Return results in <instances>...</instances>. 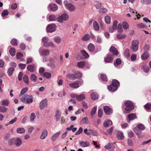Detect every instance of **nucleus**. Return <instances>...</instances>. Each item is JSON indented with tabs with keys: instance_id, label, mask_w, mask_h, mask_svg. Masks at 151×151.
Listing matches in <instances>:
<instances>
[{
	"instance_id": "4468645a",
	"label": "nucleus",
	"mask_w": 151,
	"mask_h": 151,
	"mask_svg": "<svg viewBox=\"0 0 151 151\" xmlns=\"http://www.w3.org/2000/svg\"><path fill=\"white\" fill-rule=\"evenodd\" d=\"M109 50L111 53L115 55H117L118 54V52L114 46H111L109 49Z\"/></svg>"
},
{
	"instance_id": "37998d69",
	"label": "nucleus",
	"mask_w": 151,
	"mask_h": 151,
	"mask_svg": "<svg viewBox=\"0 0 151 151\" xmlns=\"http://www.w3.org/2000/svg\"><path fill=\"white\" fill-rule=\"evenodd\" d=\"M140 2L143 4L149 5L151 4V0H140Z\"/></svg>"
},
{
	"instance_id": "58836bf2",
	"label": "nucleus",
	"mask_w": 151,
	"mask_h": 151,
	"mask_svg": "<svg viewBox=\"0 0 151 151\" xmlns=\"http://www.w3.org/2000/svg\"><path fill=\"white\" fill-rule=\"evenodd\" d=\"M43 45L47 47H53L54 46V44L52 42H48L44 44Z\"/></svg>"
},
{
	"instance_id": "774afa93",
	"label": "nucleus",
	"mask_w": 151,
	"mask_h": 151,
	"mask_svg": "<svg viewBox=\"0 0 151 151\" xmlns=\"http://www.w3.org/2000/svg\"><path fill=\"white\" fill-rule=\"evenodd\" d=\"M117 23V21H115L114 22L112 27L113 29H114L115 30L116 29Z\"/></svg>"
},
{
	"instance_id": "c03bdc74",
	"label": "nucleus",
	"mask_w": 151,
	"mask_h": 151,
	"mask_svg": "<svg viewBox=\"0 0 151 151\" xmlns=\"http://www.w3.org/2000/svg\"><path fill=\"white\" fill-rule=\"evenodd\" d=\"M23 79L24 82L26 84H28L29 83V79L28 76L26 75L24 76Z\"/></svg>"
},
{
	"instance_id": "5fc2aeb1",
	"label": "nucleus",
	"mask_w": 151,
	"mask_h": 151,
	"mask_svg": "<svg viewBox=\"0 0 151 151\" xmlns=\"http://www.w3.org/2000/svg\"><path fill=\"white\" fill-rule=\"evenodd\" d=\"M7 111V108L3 106H0V112L5 113Z\"/></svg>"
},
{
	"instance_id": "f704fd0d",
	"label": "nucleus",
	"mask_w": 151,
	"mask_h": 151,
	"mask_svg": "<svg viewBox=\"0 0 151 151\" xmlns=\"http://www.w3.org/2000/svg\"><path fill=\"white\" fill-rule=\"evenodd\" d=\"M85 63L84 61H80L77 63V65L78 68H82L85 65Z\"/></svg>"
},
{
	"instance_id": "4d7b16f0",
	"label": "nucleus",
	"mask_w": 151,
	"mask_h": 151,
	"mask_svg": "<svg viewBox=\"0 0 151 151\" xmlns=\"http://www.w3.org/2000/svg\"><path fill=\"white\" fill-rule=\"evenodd\" d=\"M124 55L125 56L127 57L130 56L129 50V49H125L124 52Z\"/></svg>"
},
{
	"instance_id": "ddd939ff",
	"label": "nucleus",
	"mask_w": 151,
	"mask_h": 151,
	"mask_svg": "<svg viewBox=\"0 0 151 151\" xmlns=\"http://www.w3.org/2000/svg\"><path fill=\"white\" fill-rule=\"evenodd\" d=\"M113 55L111 54H109L107 56L105 59V61L107 63H110L112 61Z\"/></svg>"
},
{
	"instance_id": "a18cd8bd",
	"label": "nucleus",
	"mask_w": 151,
	"mask_h": 151,
	"mask_svg": "<svg viewBox=\"0 0 151 151\" xmlns=\"http://www.w3.org/2000/svg\"><path fill=\"white\" fill-rule=\"evenodd\" d=\"M81 52L82 55L85 58H87L89 57V55L87 53L86 51L83 50H82L81 51Z\"/></svg>"
},
{
	"instance_id": "412c9836",
	"label": "nucleus",
	"mask_w": 151,
	"mask_h": 151,
	"mask_svg": "<svg viewBox=\"0 0 151 151\" xmlns=\"http://www.w3.org/2000/svg\"><path fill=\"white\" fill-rule=\"evenodd\" d=\"M81 146L82 147H85L90 145L89 143L86 141H82L79 143Z\"/></svg>"
},
{
	"instance_id": "6ab92c4d",
	"label": "nucleus",
	"mask_w": 151,
	"mask_h": 151,
	"mask_svg": "<svg viewBox=\"0 0 151 151\" xmlns=\"http://www.w3.org/2000/svg\"><path fill=\"white\" fill-rule=\"evenodd\" d=\"M66 7L68 10L71 12L74 11L75 9V6L70 3H68Z\"/></svg>"
},
{
	"instance_id": "3c124183",
	"label": "nucleus",
	"mask_w": 151,
	"mask_h": 151,
	"mask_svg": "<svg viewBox=\"0 0 151 151\" xmlns=\"http://www.w3.org/2000/svg\"><path fill=\"white\" fill-rule=\"evenodd\" d=\"M88 122V119L87 117H83L81 121L82 124H87Z\"/></svg>"
},
{
	"instance_id": "ea45409f",
	"label": "nucleus",
	"mask_w": 151,
	"mask_h": 151,
	"mask_svg": "<svg viewBox=\"0 0 151 151\" xmlns=\"http://www.w3.org/2000/svg\"><path fill=\"white\" fill-rule=\"evenodd\" d=\"M88 131H90L91 134L93 136H97L98 135V132L96 131L91 129H89L88 130Z\"/></svg>"
},
{
	"instance_id": "4be33fe9",
	"label": "nucleus",
	"mask_w": 151,
	"mask_h": 151,
	"mask_svg": "<svg viewBox=\"0 0 151 151\" xmlns=\"http://www.w3.org/2000/svg\"><path fill=\"white\" fill-rule=\"evenodd\" d=\"M121 60L119 58H117L116 59L115 61L114 62V66L116 68H119V65L121 64Z\"/></svg>"
},
{
	"instance_id": "9d476101",
	"label": "nucleus",
	"mask_w": 151,
	"mask_h": 151,
	"mask_svg": "<svg viewBox=\"0 0 151 151\" xmlns=\"http://www.w3.org/2000/svg\"><path fill=\"white\" fill-rule=\"evenodd\" d=\"M58 6L55 4H50L48 5V9L51 11L55 12L58 9Z\"/></svg>"
},
{
	"instance_id": "a19ab883",
	"label": "nucleus",
	"mask_w": 151,
	"mask_h": 151,
	"mask_svg": "<svg viewBox=\"0 0 151 151\" xmlns=\"http://www.w3.org/2000/svg\"><path fill=\"white\" fill-rule=\"evenodd\" d=\"M96 109L97 106H94L91 112V116H93L96 113Z\"/></svg>"
},
{
	"instance_id": "680f3d73",
	"label": "nucleus",
	"mask_w": 151,
	"mask_h": 151,
	"mask_svg": "<svg viewBox=\"0 0 151 151\" xmlns=\"http://www.w3.org/2000/svg\"><path fill=\"white\" fill-rule=\"evenodd\" d=\"M36 116L35 114L34 113H32L31 114V116L30 117V120L31 122H33L34 121L35 119V118Z\"/></svg>"
},
{
	"instance_id": "39448f33",
	"label": "nucleus",
	"mask_w": 151,
	"mask_h": 151,
	"mask_svg": "<svg viewBox=\"0 0 151 151\" xmlns=\"http://www.w3.org/2000/svg\"><path fill=\"white\" fill-rule=\"evenodd\" d=\"M145 126L142 124L138 125L137 127L133 129V131L137 135L141 133L140 130H143L145 129Z\"/></svg>"
},
{
	"instance_id": "9b49d317",
	"label": "nucleus",
	"mask_w": 151,
	"mask_h": 151,
	"mask_svg": "<svg viewBox=\"0 0 151 151\" xmlns=\"http://www.w3.org/2000/svg\"><path fill=\"white\" fill-rule=\"evenodd\" d=\"M105 148L111 151H113L114 150L115 147L113 144L110 143L106 145L104 147Z\"/></svg>"
},
{
	"instance_id": "a878e982",
	"label": "nucleus",
	"mask_w": 151,
	"mask_h": 151,
	"mask_svg": "<svg viewBox=\"0 0 151 151\" xmlns=\"http://www.w3.org/2000/svg\"><path fill=\"white\" fill-rule=\"evenodd\" d=\"M61 112L58 110H57L56 112L55 117L56 121H58L60 118Z\"/></svg>"
},
{
	"instance_id": "423d86ee",
	"label": "nucleus",
	"mask_w": 151,
	"mask_h": 151,
	"mask_svg": "<svg viewBox=\"0 0 151 151\" xmlns=\"http://www.w3.org/2000/svg\"><path fill=\"white\" fill-rule=\"evenodd\" d=\"M69 18L68 15L66 14H62L57 18V21L60 23H63V22L67 20Z\"/></svg>"
},
{
	"instance_id": "69168bd1",
	"label": "nucleus",
	"mask_w": 151,
	"mask_h": 151,
	"mask_svg": "<svg viewBox=\"0 0 151 151\" xmlns=\"http://www.w3.org/2000/svg\"><path fill=\"white\" fill-rule=\"evenodd\" d=\"M14 142V140L13 138H11L9 140L8 143L9 145H13Z\"/></svg>"
},
{
	"instance_id": "e433bc0d",
	"label": "nucleus",
	"mask_w": 151,
	"mask_h": 151,
	"mask_svg": "<svg viewBox=\"0 0 151 151\" xmlns=\"http://www.w3.org/2000/svg\"><path fill=\"white\" fill-rule=\"evenodd\" d=\"M101 3L98 1H95L94 2V5L96 9H99L101 7Z\"/></svg>"
},
{
	"instance_id": "052dcab7",
	"label": "nucleus",
	"mask_w": 151,
	"mask_h": 151,
	"mask_svg": "<svg viewBox=\"0 0 151 151\" xmlns=\"http://www.w3.org/2000/svg\"><path fill=\"white\" fill-rule=\"evenodd\" d=\"M101 78L104 81H107V77L105 74H101Z\"/></svg>"
},
{
	"instance_id": "13d9d810",
	"label": "nucleus",
	"mask_w": 151,
	"mask_h": 151,
	"mask_svg": "<svg viewBox=\"0 0 151 151\" xmlns=\"http://www.w3.org/2000/svg\"><path fill=\"white\" fill-rule=\"evenodd\" d=\"M9 101L7 99H5L2 101L1 104L2 105L8 106L9 104Z\"/></svg>"
},
{
	"instance_id": "f257e3e1",
	"label": "nucleus",
	"mask_w": 151,
	"mask_h": 151,
	"mask_svg": "<svg viewBox=\"0 0 151 151\" xmlns=\"http://www.w3.org/2000/svg\"><path fill=\"white\" fill-rule=\"evenodd\" d=\"M119 85V83L116 80H113L111 82V84L108 86V89L111 91L114 92L116 91Z\"/></svg>"
},
{
	"instance_id": "aec40b11",
	"label": "nucleus",
	"mask_w": 151,
	"mask_h": 151,
	"mask_svg": "<svg viewBox=\"0 0 151 151\" xmlns=\"http://www.w3.org/2000/svg\"><path fill=\"white\" fill-rule=\"evenodd\" d=\"M39 52L42 55H48L50 54V51L48 50H40Z\"/></svg>"
},
{
	"instance_id": "bb28decb",
	"label": "nucleus",
	"mask_w": 151,
	"mask_h": 151,
	"mask_svg": "<svg viewBox=\"0 0 151 151\" xmlns=\"http://www.w3.org/2000/svg\"><path fill=\"white\" fill-rule=\"evenodd\" d=\"M118 138L120 140H122L123 139L124 136L123 133L122 131H118L117 134Z\"/></svg>"
},
{
	"instance_id": "473e14b6",
	"label": "nucleus",
	"mask_w": 151,
	"mask_h": 151,
	"mask_svg": "<svg viewBox=\"0 0 151 151\" xmlns=\"http://www.w3.org/2000/svg\"><path fill=\"white\" fill-rule=\"evenodd\" d=\"M49 20L50 21H56L58 18L54 15H51L48 17Z\"/></svg>"
},
{
	"instance_id": "20e7f679",
	"label": "nucleus",
	"mask_w": 151,
	"mask_h": 151,
	"mask_svg": "<svg viewBox=\"0 0 151 151\" xmlns=\"http://www.w3.org/2000/svg\"><path fill=\"white\" fill-rule=\"evenodd\" d=\"M139 41L137 40H133L132 42L131 49L134 52H136L138 48Z\"/></svg>"
},
{
	"instance_id": "5701e85b",
	"label": "nucleus",
	"mask_w": 151,
	"mask_h": 151,
	"mask_svg": "<svg viewBox=\"0 0 151 151\" xmlns=\"http://www.w3.org/2000/svg\"><path fill=\"white\" fill-rule=\"evenodd\" d=\"M85 99V95L83 94H81L80 95H78L77 100L79 101H83Z\"/></svg>"
},
{
	"instance_id": "f3484780",
	"label": "nucleus",
	"mask_w": 151,
	"mask_h": 151,
	"mask_svg": "<svg viewBox=\"0 0 151 151\" xmlns=\"http://www.w3.org/2000/svg\"><path fill=\"white\" fill-rule=\"evenodd\" d=\"M61 132L60 131H59L53 134L51 138V139L52 141H55L58 138Z\"/></svg>"
},
{
	"instance_id": "b1692460",
	"label": "nucleus",
	"mask_w": 151,
	"mask_h": 151,
	"mask_svg": "<svg viewBox=\"0 0 151 151\" xmlns=\"http://www.w3.org/2000/svg\"><path fill=\"white\" fill-rule=\"evenodd\" d=\"M91 97L92 100H96L98 99L99 95L96 93L93 92L91 95Z\"/></svg>"
},
{
	"instance_id": "393cba45",
	"label": "nucleus",
	"mask_w": 151,
	"mask_h": 151,
	"mask_svg": "<svg viewBox=\"0 0 151 151\" xmlns=\"http://www.w3.org/2000/svg\"><path fill=\"white\" fill-rule=\"evenodd\" d=\"M95 48L94 45L92 43H90L88 46V50L91 52L93 51L94 50Z\"/></svg>"
},
{
	"instance_id": "09e8293b",
	"label": "nucleus",
	"mask_w": 151,
	"mask_h": 151,
	"mask_svg": "<svg viewBox=\"0 0 151 151\" xmlns=\"http://www.w3.org/2000/svg\"><path fill=\"white\" fill-rule=\"evenodd\" d=\"M90 39L89 35L88 34H86L82 38V40L83 41H86Z\"/></svg>"
},
{
	"instance_id": "0e129e2a",
	"label": "nucleus",
	"mask_w": 151,
	"mask_h": 151,
	"mask_svg": "<svg viewBox=\"0 0 151 151\" xmlns=\"http://www.w3.org/2000/svg\"><path fill=\"white\" fill-rule=\"evenodd\" d=\"M144 107L146 109L149 110L151 108V102L147 103L144 105Z\"/></svg>"
},
{
	"instance_id": "0eeeda50",
	"label": "nucleus",
	"mask_w": 151,
	"mask_h": 151,
	"mask_svg": "<svg viewBox=\"0 0 151 151\" xmlns=\"http://www.w3.org/2000/svg\"><path fill=\"white\" fill-rule=\"evenodd\" d=\"M57 27L54 24H48L47 27V32L50 33L55 32L56 29Z\"/></svg>"
},
{
	"instance_id": "603ef678",
	"label": "nucleus",
	"mask_w": 151,
	"mask_h": 151,
	"mask_svg": "<svg viewBox=\"0 0 151 151\" xmlns=\"http://www.w3.org/2000/svg\"><path fill=\"white\" fill-rule=\"evenodd\" d=\"M67 77L70 79L73 80L76 78L75 74H69L68 75Z\"/></svg>"
},
{
	"instance_id": "a211bd4d",
	"label": "nucleus",
	"mask_w": 151,
	"mask_h": 151,
	"mask_svg": "<svg viewBox=\"0 0 151 151\" xmlns=\"http://www.w3.org/2000/svg\"><path fill=\"white\" fill-rule=\"evenodd\" d=\"M69 86L70 88H78L80 86V85H79V83L76 81L69 84Z\"/></svg>"
},
{
	"instance_id": "2eb2a0df",
	"label": "nucleus",
	"mask_w": 151,
	"mask_h": 151,
	"mask_svg": "<svg viewBox=\"0 0 151 151\" xmlns=\"http://www.w3.org/2000/svg\"><path fill=\"white\" fill-rule=\"evenodd\" d=\"M136 116L134 114H129L128 116V117L127 119V122H129L130 121L136 118Z\"/></svg>"
},
{
	"instance_id": "f03ea898",
	"label": "nucleus",
	"mask_w": 151,
	"mask_h": 151,
	"mask_svg": "<svg viewBox=\"0 0 151 151\" xmlns=\"http://www.w3.org/2000/svg\"><path fill=\"white\" fill-rule=\"evenodd\" d=\"M124 104L126 106L125 111H124V114L129 113V111H131L134 109L133 104L130 101H126L124 102Z\"/></svg>"
},
{
	"instance_id": "1a4fd4ad",
	"label": "nucleus",
	"mask_w": 151,
	"mask_h": 151,
	"mask_svg": "<svg viewBox=\"0 0 151 151\" xmlns=\"http://www.w3.org/2000/svg\"><path fill=\"white\" fill-rule=\"evenodd\" d=\"M104 110L105 113L107 115H110L112 112V109L109 106H104Z\"/></svg>"
},
{
	"instance_id": "2f4dec72",
	"label": "nucleus",
	"mask_w": 151,
	"mask_h": 151,
	"mask_svg": "<svg viewBox=\"0 0 151 151\" xmlns=\"http://www.w3.org/2000/svg\"><path fill=\"white\" fill-rule=\"evenodd\" d=\"M30 79L31 81L34 83H35L37 80V77L35 74H32L31 75Z\"/></svg>"
},
{
	"instance_id": "4c0bfd02",
	"label": "nucleus",
	"mask_w": 151,
	"mask_h": 151,
	"mask_svg": "<svg viewBox=\"0 0 151 151\" xmlns=\"http://www.w3.org/2000/svg\"><path fill=\"white\" fill-rule=\"evenodd\" d=\"M22 143V141L21 139L19 138L16 139L15 141V144L17 146H19Z\"/></svg>"
},
{
	"instance_id": "8fccbe9b",
	"label": "nucleus",
	"mask_w": 151,
	"mask_h": 151,
	"mask_svg": "<svg viewBox=\"0 0 151 151\" xmlns=\"http://www.w3.org/2000/svg\"><path fill=\"white\" fill-rule=\"evenodd\" d=\"M11 43L13 45L17 46L18 44L17 40L15 38L12 39L11 41Z\"/></svg>"
},
{
	"instance_id": "49530a36",
	"label": "nucleus",
	"mask_w": 151,
	"mask_h": 151,
	"mask_svg": "<svg viewBox=\"0 0 151 151\" xmlns=\"http://www.w3.org/2000/svg\"><path fill=\"white\" fill-rule=\"evenodd\" d=\"M54 40L57 43H59L61 41L60 37L59 36H56L54 38Z\"/></svg>"
},
{
	"instance_id": "79ce46f5",
	"label": "nucleus",
	"mask_w": 151,
	"mask_h": 151,
	"mask_svg": "<svg viewBox=\"0 0 151 151\" xmlns=\"http://www.w3.org/2000/svg\"><path fill=\"white\" fill-rule=\"evenodd\" d=\"M104 20L105 22L107 24L111 23V17L109 16H106L105 17Z\"/></svg>"
},
{
	"instance_id": "bf43d9fd",
	"label": "nucleus",
	"mask_w": 151,
	"mask_h": 151,
	"mask_svg": "<svg viewBox=\"0 0 151 151\" xmlns=\"http://www.w3.org/2000/svg\"><path fill=\"white\" fill-rule=\"evenodd\" d=\"M122 26L124 29H127L129 28V24L126 22H124L122 24Z\"/></svg>"
},
{
	"instance_id": "de8ad7c7",
	"label": "nucleus",
	"mask_w": 151,
	"mask_h": 151,
	"mask_svg": "<svg viewBox=\"0 0 151 151\" xmlns=\"http://www.w3.org/2000/svg\"><path fill=\"white\" fill-rule=\"evenodd\" d=\"M9 53L11 55L14 56L15 55V50L14 48H11L9 50Z\"/></svg>"
},
{
	"instance_id": "7ed1b4c3",
	"label": "nucleus",
	"mask_w": 151,
	"mask_h": 151,
	"mask_svg": "<svg viewBox=\"0 0 151 151\" xmlns=\"http://www.w3.org/2000/svg\"><path fill=\"white\" fill-rule=\"evenodd\" d=\"M20 100L24 103L29 104L33 102V97L32 95L25 94L21 98Z\"/></svg>"
},
{
	"instance_id": "cd10ccee",
	"label": "nucleus",
	"mask_w": 151,
	"mask_h": 151,
	"mask_svg": "<svg viewBox=\"0 0 151 151\" xmlns=\"http://www.w3.org/2000/svg\"><path fill=\"white\" fill-rule=\"evenodd\" d=\"M27 69L31 72H33L35 70V67L34 65H29L27 67Z\"/></svg>"
},
{
	"instance_id": "f8f14e48",
	"label": "nucleus",
	"mask_w": 151,
	"mask_h": 151,
	"mask_svg": "<svg viewBox=\"0 0 151 151\" xmlns=\"http://www.w3.org/2000/svg\"><path fill=\"white\" fill-rule=\"evenodd\" d=\"M47 131L46 129H44L42 132V134L40 136V138L42 139H44L47 135Z\"/></svg>"
},
{
	"instance_id": "72a5a7b5",
	"label": "nucleus",
	"mask_w": 151,
	"mask_h": 151,
	"mask_svg": "<svg viewBox=\"0 0 151 151\" xmlns=\"http://www.w3.org/2000/svg\"><path fill=\"white\" fill-rule=\"evenodd\" d=\"M126 36L125 34L119 33L117 35L116 37L118 39H123L125 38Z\"/></svg>"
},
{
	"instance_id": "dca6fc26",
	"label": "nucleus",
	"mask_w": 151,
	"mask_h": 151,
	"mask_svg": "<svg viewBox=\"0 0 151 151\" xmlns=\"http://www.w3.org/2000/svg\"><path fill=\"white\" fill-rule=\"evenodd\" d=\"M112 124V123L111 121L106 120L104 121L103 124V126L104 127L107 128L111 126Z\"/></svg>"
},
{
	"instance_id": "c9c22d12",
	"label": "nucleus",
	"mask_w": 151,
	"mask_h": 151,
	"mask_svg": "<svg viewBox=\"0 0 151 151\" xmlns=\"http://www.w3.org/2000/svg\"><path fill=\"white\" fill-rule=\"evenodd\" d=\"M17 132L18 133L23 134L25 132V130L23 128L19 127L17 129Z\"/></svg>"
},
{
	"instance_id": "7c9ffc66",
	"label": "nucleus",
	"mask_w": 151,
	"mask_h": 151,
	"mask_svg": "<svg viewBox=\"0 0 151 151\" xmlns=\"http://www.w3.org/2000/svg\"><path fill=\"white\" fill-rule=\"evenodd\" d=\"M93 29L96 31H98L99 29V26L97 22L95 21L93 23Z\"/></svg>"
},
{
	"instance_id": "e2e57ef3",
	"label": "nucleus",
	"mask_w": 151,
	"mask_h": 151,
	"mask_svg": "<svg viewBox=\"0 0 151 151\" xmlns=\"http://www.w3.org/2000/svg\"><path fill=\"white\" fill-rule=\"evenodd\" d=\"M28 88H25L22 89L20 92V95H22L24 94V93L26 92L28 90Z\"/></svg>"
},
{
	"instance_id": "864d4df0",
	"label": "nucleus",
	"mask_w": 151,
	"mask_h": 151,
	"mask_svg": "<svg viewBox=\"0 0 151 151\" xmlns=\"http://www.w3.org/2000/svg\"><path fill=\"white\" fill-rule=\"evenodd\" d=\"M44 76L46 78L49 79L51 77V74L50 73L45 72L44 73Z\"/></svg>"
},
{
	"instance_id": "c756f323",
	"label": "nucleus",
	"mask_w": 151,
	"mask_h": 151,
	"mask_svg": "<svg viewBox=\"0 0 151 151\" xmlns=\"http://www.w3.org/2000/svg\"><path fill=\"white\" fill-rule=\"evenodd\" d=\"M149 54L147 52H145L141 56V58L143 60H145L147 59L149 56Z\"/></svg>"
},
{
	"instance_id": "6e6552de",
	"label": "nucleus",
	"mask_w": 151,
	"mask_h": 151,
	"mask_svg": "<svg viewBox=\"0 0 151 151\" xmlns=\"http://www.w3.org/2000/svg\"><path fill=\"white\" fill-rule=\"evenodd\" d=\"M47 101L46 99L42 100L40 103V108L41 110L43 109L47 105Z\"/></svg>"
},
{
	"instance_id": "338daca9",
	"label": "nucleus",
	"mask_w": 151,
	"mask_h": 151,
	"mask_svg": "<svg viewBox=\"0 0 151 151\" xmlns=\"http://www.w3.org/2000/svg\"><path fill=\"white\" fill-rule=\"evenodd\" d=\"M96 42L99 44H100L102 42V39L100 36H97Z\"/></svg>"
},
{
	"instance_id": "c85d7f7f",
	"label": "nucleus",
	"mask_w": 151,
	"mask_h": 151,
	"mask_svg": "<svg viewBox=\"0 0 151 151\" xmlns=\"http://www.w3.org/2000/svg\"><path fill=\"white\" fill-rule=\"evenodd\" d=\"M14 70V68L13 67H10L8 69L7 73L9 76H11L13 74Z\"/></svg>"
},
{
	"instance_id": "6e6d98bb",
	"label": "nucleus",
	"mask_w": 151,
	"mask_h": 151,
	"mask_svg": "<svg viewBox=\"0 0 151 151\" xmlns=\"http://www.w3.org/2000/svg\"><path fill=\"white\" fill-rule=\"evenodd\" d=\"M75 75L76 76V78H80L82 77V74L80 72L78 71L76 72L75 73Z\"/></svg>"
}]
</instances>
